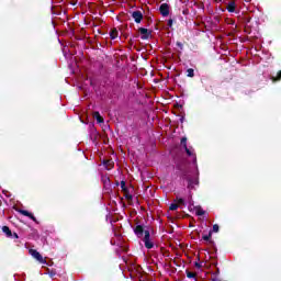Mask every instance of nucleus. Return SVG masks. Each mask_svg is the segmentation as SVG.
I'll list each match as a JSON object with an SVG mask.
<instances>
[{"label":"nucleus","mask_w":281,"mask_h":281,"mask_svg":"<svg viewBox=\"0 0 281 281\" xmlns=\"http://www.w3.org/2000/svg\"><path fill=\"white\" fill-rule=\"evenodd\" d=\"M134 234L137 236V238H144L143 243H145L146 249H153V247H155V244L150 241V231L144 229L143 225H136L134 228Z\"/></svg>","instance_id":"f257e3e1"},{"label":"nucleus","mask_w":281,"mask_h":281,"mask_svg":"<svg viewBox=\"0 0 281 281\" xmlns=\"http://www.w3.org/2000/svg\"><path fill=\"white\" fill-rule=\"evenodd\" d=\"M181 146L184 148L188 157H192V159L194 161H196V154L194 151H192V149L188 148V138L187 137H182L180 140Z\"/></svg>","instance_id":"f03ea898"},{"label":"nucleus","mask_w":281,"mask_h":281,"mask_svg":"<svg viewBox=\"0 0 281 281\" xmlns=\"http://www.w3.org/2000/svg\"><path fill=\"white\" fill-rule=\"evenodd\" d=\"M29 254L35 258V260H37V262H41L42 265H45L47 261L45 259H43V255H41V252H38L36 249H30Z\"/></svg>","instance_id":"7ed1b4c3"},{"label":"nucleus","mask_w":281,"mask_h":281,"mask_svg":"<svg viewBox=\"0 0 281 281\" xmlns=\"http://www.w3.org/2000/svg\"><path fill=\"white\" fill-rule=\"evenodd\" d=\"M138 32L142 41H148L153 36V31H148V29L139 27Z\"/></svg>","instance_id":"20e7f679"},{"label":"nucleus","mask_w":281,"mask_h":281,"mask_svg":"<svg viewBox=\"0 0 281 281\" xmlns=\"http://www.w3.org/2000/svg\"><path fill=\"white\" fill-rule=\"evenodd\" d=\"M132 19H134L135 23H142V21L144 20V13H142V11L139 10L133 11Z\"/></svg>","instance_id":"39448f33"},{"label":"nucleus","mask_w":281,"mask_h":281,"mask_svg":"<svg viewBox=\"0 0 281 281\" xmlns=\"http://www.w3.org/2000/svg\"><path fill=\"white\" fill-rule=\"evenodd\" d=\"M159 12L162 16H168L170 14V5L168 3L160 4Z\"/></svg>","instance_id":"423d86ee"},{"label":"nucleus","mask_w":281,"mask_h":281,"mask_svg":"<svg viewBox=\"0 0 281 281\" xmlns=\"http://www.w3.org/2000/svg\"><path fill=\"white\" fill-rule=\"evenodd\" d=\"M19 214H22V216H27V218H31L34 223H38V220L34 216V214L30 213V211L26 210H19Z\"/></svg>","instance_id":"0eeeda50"},{"label":"nucleus","mask_w":281,"mask_h":281,"mask_svg":"<svg viewBox=\"0 0 281 281\" xmlns=\"http://www.w3.org/2000/svg\"><path fill=\"white\" fill-rule=\"evenodd\" d=\"M194 186H199V178H189L188 179V190H194Z\"/></svg>","instance_id":"6e6552de"},{"label":"nucleus","mask_w":281,"mask_h":281,"mask_svg":"<svg viewBox=\"0 0 281 281\" xmlns=\"http://www.w3.org/2000/svg\"><path fill=\"white\" fill-rule=\"evenodd\" d=\"M103 166L104 168H106L108 170H113L115 162L113 161V159H104L103 160Z\"/></svg>","instance_id":"1a4fd4ad"},{"label":"nucleus","mask_w":281,"mask_h":281,"mask_svg":"<svg viewBox=\"0 0 281 281\" xmlns=\"http://www.w3.org/2000/svg\"><path fill=\"white\" fill-rule=\"evenodd\" d=\"M202 240H205L209 245H214V240H212V231H210L207 235H203Z\"/></svg>","instance_id":"9d476101"},{"label":"nucleus","mask_w":281,"mask_h":281,"mask_svg":"<svg viewBox=\"0 0 281 281\" xmlns=\"http://www.w3.org/2000/svg\"><path fill=\"white\" fill-rule=\"evenodd\" d=\"M93 117L97 120L98 124H104V117L100 115V112H93Z\"/></svg>","instance_id":"9b49d317"},{"label":"nucleus","mask_w":281,"mask_h":281,"mask_svg":"<svg viewBox=\"0 0 281 281\" xmlns=\"http://www.w3.org/2000/svg\"><path fill=\"white\" fill-rule=\"evenodd\" d=\"M228 12H236V2L235 1H231L227 7H226Z\"/></svg>","instance_id":"f8f14e48"},{"label":"nucleus","mask_w":281,"mask_h":281,"mask_svg":"<svg viewBox=\"0 0 281 281\" xmlns=\"http://www.w3.org/2000/svg\"><path fill=\"white\" fill-rule=\"evenodd\" d=\"M2 232L5 234L7 238H12V231L8 226H2Z\"/></svg>","instance_id":"ddd939ff"},{"label":"nucleus","mask_w":281,"mask_h":281,"mask_svg":"<svg viewBox=\"0 0 281 281\" xmlns=\"http://www.w3.org/2000/svg\"><path fill=\"white\" fill-rule=\"evenodd\" d=\"M270 80L272 82H280L281 81V70H279L276 76H271Z\"/></svg>","instance_id":"4468645a"},{"label":"nucleus","mask_w":281,"mask_h":281,"mask_svg":"<svg viewBox=\"0 0 281 281\" xmlns=\"http://www.w3.org/2000/svg\"><path fill=\"white\" fill-rule=\"evenodd\" d=\"M117 35H119L117 29H112L110 31V37L112 41H115V38H117Z\"/></svg>","instance_id":"2eb2a0df"},{"label":"nucleus","mask_w":281,"mask_h":281,"mask_svg":"<svg viewBox=\"0 0 281 281\" xmlns=\"http://www.w3.org/2000/svg\"><path fill=\"white\" fill-rule=\"evenodd\" d=\"M124 192V196L127 201H133V195L131 194V192L127 190L123 191Z\"/></svg>","instance_id":"dca6fc26"},{"label":"nucleus","mask_w":281,"mask_h":281,"mask_svg":"<svg viewBox=\"0 0 281 281\" xmlns=\"http://www.w3.org/2000/svg\"><path fill=\"white\" fill-rule=\"evenodd\" d=\"M187 76H188V78H194V69L193 68H188L187 69Z\"/></svg>","instance_id":"f3484780"},{"label":"nucleus","mask_w":281,"mask_h":281,"mask_svg":"<svg viewBox=\"0 0 281 281\" xmlns=\"http://www.w3.org/2000/svg\"><path fill=\"white\" fill-rule=\"evenodd\" d=\"M175 202L178 204V207L179 205H186V200H183V198H177Z\"/></svg>","instance_id":"a211bd4d"},{"label":"nucleus","mask_w":281,"mask_h":281,"mask_svg":"<svg viewBox=\"0 0 281 281\" xmlns=\"http://www.w3.org/2000/svg\"><path fill=\"white\" fill-rule=\"evenodd\" d=\"M187 278L196 280V272H190L187 270Z\"/></svg>","instance_id":"6ab92c4d"},{"label":"nucleus","mask_w":281,"mask_h":281,"mask_svg":"<svg viewBox=\"0 0 281 281\" xmlns=\"http://www.w3.org/2000/svg\"><path fill=\"white\" fill-rule=\"evenodd\" d=\"M169 210L171 212H175V210H179V204L178 203H171L170 206H169Z\"/></svg>","instance_id":"aec40b11"},{"label":"nucleus","mask_w":281,"mask_h":281,"mask_svg":"<svg viewBox=\"0 0 281 281\" xmlns=\"http://www.w3.org/2000/svg\"><path fill=\"white\" fill-rule=\"evenodd\" d=\"M121 190L122 192H125L126 190H128V188H126V181L124 180L121 181Z\"/></svg>","instance_id":"412c9836"},{"label":"nucleus","mask_w":281,"mask_h":281,"mask_svg":"<svg viewBox=\"0 0 281 281\" xmlns=\"http://www.w3.org/2000/svg\"><path fill=\"white\" fill-rule=\"evenodd\" d=\"M195 214L196 216H203L205 214V211H203V209H198Z\"/></svg>","instance_id":"4be33fe9"},{"label":"nucleus","mask_w":281,"mask_h":281,"mask_svg":"<svg viewBox=\"0 0 281 281\" xmlns=\"http://www.w3.org/2000/svg\"><path fill=\"white\" fill-rule=\"evenodd\" d=\"M218 229H220L218 224H214V225H213V231H212V232H214V233L216 234V233H218Z\"/></svg>","instance_id":"5701e85b"},{"label":"nucleus","mask_w":281,"mask_h":281,"mask_svg":"<svg viewBox=\"0 0 281 281\" xmlns=\"http://www.w3.org/2000/svg\"><path fill=\"white\" fill-rule=\"evenodd\" d=\"M175 23V20L169 19L167 22L168 27H172V24Z\"/></svg>","instance_id":"b1692460"},{"label":"nucleus","mask_w":281,"mask_h":281,"mask_svg":"<svg viewBox=\"0 0 281 281\" xmlns=\"http://www.w3.org/2000/svg\"><path fill=\"white\" fill-rule=\"evenodd\" d=\"M194 267L196 269H201L203 267V265H201V262L195 261Z\"/></svg>","instance_id":"393cba45"},{"label":"nucleus","mask_w":281,"mask_h":281,"mask_svg":"<svg viewBox=\"0 0 281 281\" xmlns=\"http://www.w3.org/2000/svg\"><path fill=\"white\" fill-rule=\"evenodd\" d=\"M176 45H177V47H179V49H183V43L177 42Z\"/></svg>","instance_id":"a878e982"},{"label":"nucleus","mask_w":281,"mask_h":281,"mask_svg":"<svg viewBox=\"0 0 281 281\" xmlns=\"http://www.w3.org/2000/svg\"><path fill=\"white\" fill-rule=\"evenodd\" d=\"M177 170H180V172H183V167L179 164L176 165Z\"/></svg>","instance_id":"bb28decb"},{"label":"nucleus","mask_w":281,"mask_h":281,"mask_svg":"<svg viewBox=\"0 0 281 281\" xmlns=\"http://www.w3.org/2000/svg\"><path fill=\"white\" fill-rule=\"evenodd\" d=\"M12 238H16V239H19V234H16V233H12Z\"/></svg>","instance_id":"cd10ccee"},{"label":"nucleus","mask_w":281,"mask_h":281,"mask_svg":"<svg viewBox=\"0 0 281 281\" xmlns=\"http://www.w3.org/2000/svg\"><path fill=\"white\" fill-rule=\"evenodd\" d=\"M215 273L218 276V273H221V270L218 268H216V272Z\"/></svg>","instance_id":"c85d7f7f"},{"label":"nucleus","mask_w":281,"mask_h":281,"mask_svg":"<svg viewBox=\"0 0 281 281\" xmlns=\"http://www.w3.org/2000/svg\"><path fill=\"white\" fill-rule=\"evenodd\" d=\"M212 281H216V279H212Z\"/></svg>","instance_id":"c756f323"}]
</instances>
